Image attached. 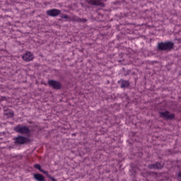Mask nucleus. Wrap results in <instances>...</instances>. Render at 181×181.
Instances as JSON below:
<instances>
[{
    "label": "nucleus",
    "mask_w": 181,
    "mask_h": 181,
    "mask_svg": "<svg viewBox=\"0 0 181 181\" xmlns=\"http://www.w3.org/2000/svg\"><path fill=\"white\" fill-rule=\"evenodd\" d=\"M175 44L170 41L158 42L157 45V52H170L173 49Z\"/></svg>",
    "instance_id": "f257e3e1"
},
{
    "label": "nucleus",
    "mask_w": 181,
    "mask_h": 181,
    "mask_svg": "<svg viewBox=\"0 0 181 181\" xmlns=\"http://www.w3.org/2000/svg\"><path fill=\"white\" fill-rule=\"evenodd\" d=\"M13 131L17 132V134H21V135H30V129L29 126L18 124L13 128Z\"/></svg>",
    "instance_id": "f03ea898"
},
{
    "label": "nucleus",
    "mask_w": 181,
    "mask_h": 181,
    "mask_svg": "<svg viewBox=\"0 0 181 181\" xmlns=\"http://www.w3.org/2000/svg\"><path fill=\"white\" fill-rule=\"evenodd\" d=\"M13 141L14 144L17 146L26 145V144H29L30 142V139L18 135V136L13 138Z\"/></svg>",
    "instance_id": "7ed1b4c3"
},
{
    "label": "nucleus",
    "mask_w": 181,
    "mask_h": 181,
    "mask_svg": "<svg viewBox=\"0 0 181 181\" xmlns=\"http://www.w3.org/2000/svg\"><path fill=\"white\" fill-rule=\"evenodd\" d=\"M160 118H163V119H166L167 121H172V119H175V113L170 114V112L165 110V112H159Z\"/></svg>",
    "instance_id": "20e7f679"
},
{
    "label": "nucleus",
    "mask_w": 181,
    "mask_h": 181,
    "mask_svg": "<svg viewBox=\"0 0 181 181\" xmlns=\"http://www.w3.org/2000/svg\"><path fill=\"white\" fill-rule=\"evenodd\" d=\"M47 84L51 88H53V90H62V83L57 81H54L53 79L49 80L47 81Z\"/></svg>",
    "instance_id": "39448f33"
},
{
    "label": "nucleus",
    "mask_w": 181,
    "mask_h": 181,
    "mask_svg": "<svg viewBox=\"0 0 181 181\" xmlns=\"http://www.w3.org/2000/svg\"><path fill=\"white\" fill-rule=\"evenodd\" d=\"M46 13L48 16H52L54 18L56 16H59V15L62 13V11L57 8H52V9L47 10Z\"/></svg>",
    "instance_id": "423d86ee"
},
{
    "label": "nucleus",
    "mask_w": 181,
    "mask_h": 181,
    "mask_svg": "<svg viewBox=\"0 0 181 181\" xmlns=\"http://www.w3.org/2000/svg\"><path fill=\"white\" fill-rule=\"evenodd\" d=\"M22 59L24 62H32L35 59V56L32 52H27L23 55Z\"/></svg>",
    "instance_id": "0eeeda50"
},
{
    "label": "nucleus",
    "mask_w": 181,
    "mask_h": 181,
    "mask_svg": "<svg viewBox=\"0 0 181 181\" xmlns=\"http://www.w3.org/2000/svg\"><path fill=\"white\" fill-rule=\"evenodd\" d=\"M103 0H86V2L90 5H93V6H104V3Z\"/></svg>",
    "instance_id": "6e6552de"
},
{
    "label": "nucleus",
    "mask_w": 181,
    "mask_h": 181,
    "mask_svg": "<svg viewBox=\"0 0 181 181\" xmlns=\"http://www.w3.org/2000/svg\"><path fill=\"white\" fill-rule=\"evenodd\" d=\"M149 169H157V170H160L163 169V164L156 162L154 164H151L148 165Z\"/></svg>",
    "instance_id": "1a4fd4ad"
},
{
    "label": "nucleus",
    "mask_w": 181,
    "mask_h": 181,
    "mask_svg": "<svg viewBox=\"0 0 181 181\" xmlns=\"http://www.w3.org/2000/svg\"><path fill=\"white\" fill-rule=\"evenodd\" d=\"M4 115L7 117V118H13L15 115L13 110L10 109L4 110Z\"/></svg>",
    "instance_id": "9d476101"
},
{
    "label": "nucleus",
    "mask_w": 181,
    "mask_h": 181,
    "mask_svg": "<svg viewBox=\"0 0 181 181\" xmlns=\"http://www.w3.org/2000/svg\"><path fill=\"white\" fill-rule=\"evenodd\" d=\"M118 83L120 84L121 88H128L129 87V82L128 81L120 80L118 81Z\"/></svg>",
    "instance_id": "9b49d317"
},
{
    "label": "nucleus",
    "mask_w": 181,
    "mask_h": 181,
    "mask_svg": "<svg viewBox=\"0 0 181 181\" xmlns=\"http://www.w3.org/2000/svg\"><path fill=\"white\" fill-rule=\"evenodd\" d=\"M33 177L37 181H45V176L40 173L33 174Z\"/></svg>",
    "instance_id": "f8f14e48"
},
{
    "label": "nucleus",
    "mask_w": 181,
    "mask_h": 181,
    "mask_svg": "<svg viewBox=\"0 0 181 181\" xmlns=\"http://www.w3.org/2000/svg\"><path fill=\"white\" fill-rule=\"evenodd\" d=\"M34 168H35V169H37V170H43V169H42V167L40 166V164H35L34 165Z\"/></svg>",
    "instance_id": "ddd939ff"
},
{
    "label": "nucleus",
    "mask_w": 181,
    "mask_h": 181,
    "mask_svg": "<svg viewBox=\"0 0 181 181\" xmlns=\"http://www.w3.org/2000/svg\"><path fill=\"white\" fill-rule=\"evenodd\" d=\"M76 21L77 22H87V20L86 18L81 19L80 18H77Z\"/></svg>",
    "instance_id": "4468645a"
},
{
    "label": "nucleus",
    "mask_w": 181,
    "mask_h": 181,
    "mask_svg": "<svg viewBox=\"0 0 181 181\" xmlns=\"http://www.w3.org/2000/svg\"><path fill=\"white\" fill-rule=\"evenodd\" d=\"M40 172H42V173H44V175H46L47 177H48V175H49L47 171L44 170H40Z\"/></svg>",
    "instance_id": "2eb2a0df"
},
{
    "label": "nucleus",
    "mask_w": 181,
    "mask_h": 181,
    "mask_svg": "<svg viewBox=\"0 0 181 181\" xmlns=\"http://www.w3.org/2000/svg\"><path fill=\"white\" fill-rule=\"evenodd\" d=\"M62 19H69V16L64 14L61 16Z\"/></svg>",
    "instance_id": "dca6fc26"
},
{
    "label": "nucleus",
    "mask_w": 181,
    "mask_h": 181,
    "mask_svg": "<svg viewBox=\"0 0 181 181\" xmlns=\"http://www.w3.org/2000/svg\"><path fill=\"white\" fill-rule=\"evenodd\" d=\"M48 177H49V179H50L52 181H57L56 179H54V177L50 176V175H48Z\"/></svg>",
    "instance_id": "f3484780"
},
{
    "label": "nucleus",
    "mask_w": 181,
    "mask_h": 181,
    "mask_svg": "<svg viewBox=\"0 0 181 181\" xmlns=\"http://www.w3.org/2000/svg\"><path fill=\"white\" fill-rule=\"evenodd\" d=\"M175 40H177L178 43H181V38H175Z\"/></svg>",
    "instance_id": "a211bd4d"
},
{
    "label": "nucleus",
    "mask_w": 181,
    "mask_h": 181,
    "mask_svg": "<svg viewBox=\"0 0 181 181\" xmlns=\"http://www.w3.org/2000/svg\"><path fill=\"white\" fill-rule=\"evenodd\" d=\"M178 177H180V179H181V171H180V172L178 173Z\"/></svg>",
    "instance_id": "6ab92c4d"
},
{
    "label": "nucleus",
    "mask_w": 181,
    "mask_h": 181,
    "mask_svg": "<svg viewBox=\"0 0 181 181\" xmlns=\"http://www.w3.org/2000/svg\"><path fill=\"white\" fill-rule=\"evenodd\" d=\"M148 175H153V172L148 173Z\"/></svg>",
    "instance_id": "aec40b11"
}]
</instances>
